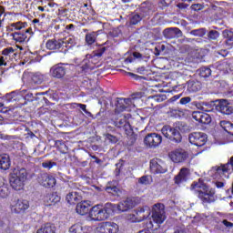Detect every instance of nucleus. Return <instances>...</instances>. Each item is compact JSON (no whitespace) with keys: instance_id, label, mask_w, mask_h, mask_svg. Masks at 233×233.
Returning <instances> with one entry per match:
<instances>
[{"instance_id":"obj_12","label":"nucleus","mask_w":233,"mask_h":233,"mask_svg":"<svg viewBox=\"0 0 233 233\" xmlns=\"http://www.w3.org/2000/svg\"><path fill=\"white\" fill-rule=\"evenodd\" d=\"M150 170L153 174H165L167 172V165L159 158H153L150 161Z\"/></svg>"},{"instance_id":"obj_44","label":"nucleus","mask_w":233,"mask_h":233,"mask_svg":"<svg viewBox=\"0 0 233 233\" xmlns=\"http://www.w3.org/2000/svg\"><path fill=\"white\" fill-rule=\"evenodd\" d=\"M15 92L8 93L5 95L4 101H5V103H12L13 101H15Z\"/></svg>"},{"instance_id":"obj_63","label":"nucleus","mask_w":233,"mask_h":233,"mask_svg":"<svg viewBox=\"0 0 233 233\" xmlns=\"http://www.w3.org/2000/svg\"><path fill=\"white\" fill-rule=\"evenodd\" d=\"M134 57L128 56L127 58L125 59V63H133Z\"/></svg>"},{"instance_id":"obj_57","label":"nucleus","mask_w":233,"mask_h":233,"mask_svg":"<svg viewBox=\"0 0 233 233\" xmlns=\"http://www.w3.org/2000/svg\"><path fill=\"white\" fill-rule=\"evenodd\" d=\"M177 8H179L180 10H186V8H188V4H185V3H178L177 5Z\"/></svg>"},{"instance_id":"obj_13","label":"nucleus","mask_w":233,"mask_h":233,"mask_svg":"<svg viewBox=\"0 0 233 233\" xmlns=\"http://www.w3.org/2000/svg\"><path fill=\"white\" fill-rule=\"evenodd\" d=\"M38 183L42 185V187H45L46 188H52L56 187V177H54L51 175H48V173H42L38 176Z\"/></svg>"},{"instance_id":"obj_8","label":"nucleus","mask_w":233,"mask_h":233,"mask_svg":"<svg viewBox=\"0 0 233 233\" xmlns=\"http://www.w3.org/2000/svg\"><path fill=\"white\" fill-rule=\"evenodd\" d=\"M10 37H12L15 43H26V41L32 37V27L12 33L10 34Z\"/></svg>"},{"instance_id":"obj_34","label":"nucleus","mask_w":233,"mask_h":233,"mask_svg":"<svg viewBox=\"0 0 233 233\" xmlns=\"http://www.w3.org/2000/svg\"><path fill=\"white\" fill-rule=\"evenodd\" d=\"M66 201H67L69 205H74L76 201H77V192H69L66 197Z\"/></svg>"},{"instance_id":"obj_43","label":"nucleus","mask_w":233,"mask_h":233,"mask_svg":"<svg viewBox=\"0 0 233 233\" xmlns=\"http://www.w3.org/2000/svg\"><path fill=\"white\" fill-rule=\"evenodd\" d=\"M199 123H202L203 125H209V123H212V117H210V115L204 113Z\"/></svg>"},{"instance_id":"obj_54","label":"nucleus","mask_w":233,"mask_h":233,"mask_svg":"<svg viewBox=\"0 0 233 233\" xmlns=\"http://www.w3.org/2000/svg\"><path fill=\"white\" fill-rule=\"evenodd\" d=\"M116 167V168L115 169V176H119V174H121V167H123V163H117Z\"/></svg>"},{"instance_id":"obj_2","label":"nucleus","mask_w":233,"mask_h":233,"mask_svg":"<svg viewBox=\"0 0 233 233\" xmlns=\"http://www.w3.org/2000/svg\"><path fill=\"white\" fill-rule=\"evenodd\" d=\"M196 188L202 189L198 190V198H199L203 203H214V201H216V191L208 187L207 184H204L203 180L199 179L198 182H194L191 185V190H196Z\"/></svg>"},{"instance_id":"obj_62","label":"nucleus","mask_w":233,"mask_h":233,"mask_svg":"<svg viewBox=\"0 0 233 233\" xmlns=\"http://www.w3.org/2000/svg\"><path fill=\"white\" fill-rule=\"evenodd\" d=\"M128 76H130L131 77H133L134 79H141V76L134 74V73H127Z\"/></svg>"},{"instance_id":"obj_19","label":"nucleus","mask_w":233,"mask_h":233,"mask_svg":"<svg viewBox=\"0 0 233 233\" xmlns=\"http://www.w3.org/2000/svg\"><path fill=\"white\" fill-rule=\"evenodd\" d=\"M43 201L46 207H52V205H56L61 201V197L57 193H46Z\"/></svg>"},{"instance_id":"obj_27","label":"nucleus","mask_w":233,"mask_h":233,"mask_svg":"<svg viewBox=\"0 0 233 233\" xmlns=\"http://www.w3.org/2000/svg\"><path fill=\"white\" fill-rule=\"evenodd\" d=\"M26 26H28V24L23 23V22H16L13 23L9 26L10 32H22V30H26Z\"/></svg>"},{"instance_id":"obj_58","label":"nucleus","mask_w":233,"mask_h":233,"mask_svg":"<svg viewBox=\"0 0 233 233\" xmlns=\"http://www.w3.org/2000/svg\"><path fill=\"white\" fill-rule=\"evenodd\" d=\"M222 223H223V225H224L225 227H227L228 228H233V223H232V222H229V221L227 220V219H224V220L222 221Z\"/></svg>"},{"instance_id":"obj_47","label":"nucleus","mask_w":233,"mask_h":233,"mask_svg":"<svg viewBox=\"0 0 233 233\" xmlns=\"http://www.w3.org/2000/svg\"><path fill=\"white\" fill-rule=\"evenodd\" d=\"M96 233H108V228L106 222L102 223L96 228Z\"/></svg>"},{"instance_id":"obj_50","label":"nucleus","mask_w":233,"mask_h":233,"mask_svg":"<svg viewBox=\"0 0 233 233\" xmlns=\"http://www.w3.org/2000/svg\"><path fill=\"white\" fill-rule=\"evenodd\" d=\"M232 123L226 121V120H222L220 121V127L221 128H223V130H225V132H228V130L230 129Z\"/></svg>"},{"instance_id":"obj_32","label":"nucleus","mask_w":233,"mask_h":233,"mask_svg":"<svg viewBox=\"0 0 233 233\" xmlns=\"http://www.w3.org/2000/svg\"><path fill=\"white\" fill-rule=\"evenodd\" d=\"M45 79H46L45 75L39 72L35 73L31 76V83H33L34 85H41V83H43Z\"/></svg>"},{"instance_id":"obj_14","label":"nucleus","mask_w":233,"mask_h":233,"mask_svg":"<svg viewBox=\"0 0 233 233\" xmlns=\"http://www.w3.org/2000/svg\"><path fill=\"white\" fill-rule=\"evenodd\" d=\"M216 110L224 116H230L233 113V107L227 99L218 100V103L216 105Z\"/></svg>"},{"instance_id":"obj_9","label":"nucleus","mask_w":233,"mask_h":233,"mask_svg":"<svg viewBox=\"0 0 233 233\" xmlns=\"http://www.w3.org/2000/svg\"><path fill=\"white\" fill-rule=\"evenodd\" d=\"M189 143L196 147H203L207 144V134L201 132H194L188 136Z\"/></svg>"},{"instance_id":"obj_46","label":"nucleus","mask_w":233,"mask_h":233,"mask_svg":"<svg viewBox=\"0 0 233 233\" xmlns=\"http://www.w3.org/2000/svg\"><path fill=\"white\" fill-rule=\"evenodd\" d=\"M208 37L210 41H216L219 37V32L216 30H210L208 34Z\"/></svg>"},{"instance_id":"obj_41","label":"nucleus","mask_w":233,"mask_h":233,"mask_svg":"<svg viewBox=\"0 0 233 233\" xmlns=\"http://www.w3.org/2000/svg\"><path fill=\"white\" fill-rule=\"evenodd\" d=\"M96 33L87 34L86 35V42L87 43V45H94V43H96Z\"/></svg>"},{"instance_id":"obj_42","label":"nucleus","mask_w":233,"mask_h":233,"mask_svg":"<svg viewBox=\"0 0 233 233\" xmlns=\"http://www.w3.org/2000/svg\"><path fill=\"white\" fill-rule=\"evenodd\" d=\"M152 177L150 176H143L138 178L140 185H150Z\"/></svg>"},{"instance_id":"obj_56","label":"nucleus","mask_w":233,"mask_h":233,"mask_svg":"<svg viewBox=\"0 0 233 233\" xmlns=\"http://www.w3.org/2000/svg\"><path fill=\"white\" fill-rule=\"evenodd\" d=\"M137 217L136 216V213H134V214H129V215L127 216V219H129V220L132 221L133 223L137 221Z\"/></svg>"},{"instance_id":"obj_30","label":"nucleus","mask_w":233,"mask_h":233,"mask_svg":"<svg viewBox=\"0 0 233 233\" xmlns=\"http://www.w3.org/2000/svg\"><path fill=\"white\" fill-rule=\"evenodd\" d=\"M36 233H56V226L51 223H46V225L42 226Z\"/></svg>"},{"instance_id":"obj_36","label":"nucleus","mask_w":233,"mask_h":233,"mask_svg":"<svg viewBox=\"0 0 233 233\" xmlns=\"http://www.w3.org/2000/svg\"><path fill=\"white\" fill-rule=\"evenodd\" d=\"M108 233H117L119 231V226L114 222H106Z\"/></svg>"},{"instance_id":"obj_51","label":"nucleus","mask_w":233,"mask_h":233,"mask_svg":"<svg viewBox=\"0 0 233 233\" xmlns=\"http://www.w3.org/2000/svg\"><path fill=\"white\" fill-rule=\"evenodd\" d=\"M190 8L194 11V12H199L200 10H203V8H205L204 5L201 4H193Z\"/></svg>"},{"instance_id":"obj_28","label":"nucleus","mask_w":233,"mask_h":233,"mask_svg":"<svg viewBox=\"0 0 233 233\" xmlns=\"http://www.w3.org/2000/svg\"><path fill=\"white\" fill-rule=\"evenodd\" d=\"M10 196V187L8 184H5V182L0 180V198L6 199Z\"/></svg>"},{"instance_id":"obj_26","label":"nucleus","mask_w":233,"mask_h":233,"mask_svg":"<svg viewBox=\"0 0 233 233\" xmlns=\"http://www.w3.org/2000/svg\"><path fill=\"white\" fill-rule=\"evenodd\" d=\"M0 168L2 170H8L10 168V156L8 154L0 156Z\"/></svg>"},{"instance_id":"obj_38","label":"nucleus","mask_w":233,"mask_h":233,"mask_svg":"<svg viewBox=\"0 0 233 233\" xmlns=\"http://www.w3.org/2000/svg\"><path fill=\"white\" fill-rule=\"evenodd\" d=\"M130 19V25H137V23L141 22V19H143V16L137 13H133L131 16L129 17Z\"/></svg>"},{"instance_id":"obj_22","label":"nucleus","mask_w":233,"mask_h":233,"mask_svg":"<svg viewBox=\"0 0 233 233\" xmlns=\"http://www.w3.org/2000/svg\"><path fill=\"white\" fill-rule=\"evenodd\" d=\"M188 176H190V170L187 167H183L178 175L175 177V183L177 185H181V183H184V181L188 179Z\"/></svg>"},{"instance_id":"obj_40","label":"nucleus","mask_w":233,"mask_h":233,"mask_svg":"<svg viewBox=\"0 0 233 233\" xmlns=\"http://www.w3.org/2000/svg\"><path fill=\"white\" fill-rule=\"evenodd\" d=\"M191 35H196L198 37H203L205 34H207V30L205 28H200V29H195L190 32Z\"/></svg>"},{"instance_id":"obj_55","label":"nucleus","mask_w":233,"mask_h":233,"mask_svg":"<svg viewBox=\"0 0 233 233\" xmlns=\"http://www.w3.org/2000/svg\"><path fill=\"white\" fill-rule=\"evenodd\" d=\"M106 139H108L109 141H111V143H116L117 142V137H114L111 134H107L106 136Z\"/></svg>"},{"instance_id":"obj_7","label":"nucleus","mask_w":233,"mask_h":233,"mask_svg":"<svg viewBox=\"0 0 233 233\" xmlns=\"http://www.w3.org/2000/svg\"><path fill=\"white\" fill-rule=\"evenodd\" d=\"M163 142V137L157 133H149L144 138V145L149 148H156Z\"/></svg>"},{"instance_id":"obj_24","label":"nucleus","mask_w":233,"mask_h":233,"mask_svg":"<svg viewBox=\"0 0 233 233\" xmlns=\"http://www.w3.org/2000/svg\"><path fill=\"white\" fill-rule=\"evenodd\" d=\"M115 127L116 128H123V130H130L131 126L130 123H128V120L127 119V116H123L118 120H116L114 122Z\"/></svg>"},{"instance_id":"obj_48","label":"nucleus","mask_w":233,"mask_h":233,"mask_svg":"<svg viewBox=\"0 0 233 233\" xmlns=\"http://www.w3.org/2000/svg\"><path fill=\"white\" fill-rule=\"evenodd\" d=\"M105 52H106V47H100L98 50H96L94 52V55L91 57V59H94V57H101L103 54H105Z\"/></svg>"},{"instance_id":"obj_61","label":"nucleus","mask_w":233,"mask_h":233,"mask_svg":"<svg viewBox=\"0 0 233 233\" xmlns=\"http://www.w3.org/2000/svg\"><path fill=\"white\" fill-rule=\"evenodd\" d=\"M76 105L79 108H81V110H83V112H86V105L85 104H76Z\"/></svg>"},{"instance_id":"obj_52","label":"nucleus","mask_w":233,"mask_h":233,"mask_svg":"<svg viewBox=\"0 0 233 233\" xmlns=\"http://www.w3.org/2000/svg\"><path fill=\"white\" fill-rule=\"evenodd\" d=\"M191 101L192 98L190 96H185L179 100V103L180 105H188V103H190Z\"/></svg>"},{"instance_id":"obj_39","label":"nucleus","mask_w":233,"mask_h":233,"mask_svg":"<svg viewBox=\"0 0 233 233\" xmlns=\"http://www.w3.org/2000/svg\"><path fill=\"white\" fill-rule=\"evenodd\" d=\"M212 70L209 67H201L199 76L200 77H209L211 76Z\"/></svg>"},{"instance_id":"obj_59","label":"nucleus","mask_w":233,"mask_h":233,"mask_svg":"<svg viewBox=\"0 0 233 233\" xmlns=\"http://www.w3.org/2000/svg\"><path fill=\"white\" fill-rule=\"evenodd\" d=\"M133 57L135 59H143V55L139 52H134L133 53Z\"/></svg>"},{"instance_id":"obj_49","label":"nucleus","mask_w":233,"mask_h":233,"mask_svg":"<svg viewBox=\"0 0 233 233\" xmlns=\"http://www.w3.org/2000/svg\"><path fill=\"white\" fill-rule=\"evenodd\" d=\"M203 112H199V111H194L192 113V117L193 119H195V121H198V123H200L201 118L203 117Z\"/></svg>"},{"instance_id":"obj_64","label":"nucleus","mask_w":233,"mask_h":233,"mask_svg":"<svg viewBox=\"0 0 233 233\" xmlns=\"http://www.w3.org/2000/svg\"><path fill=\"white\" fill-rule=\"evenodd\" d=\"M228 134H229L230 136H233V124L231 125V127L228 130Z\"/></svg>"},{"instance_id":"obj_25","label":"nucleus","mask_w":233,"mask_h":233,"mask_svg":"<svg viewBox=\"0 0 233 233\" xmlns=\"http://www.w3.org/2000/svg\"><path fill=\"white\" fill-rule=\"evenodd\" d=\"M104 214L106 216V219H108L110 216H114L116 211L117 210V205L112 203L105 204L104 208Z\"/></svg>"},{"instance_id":"obj_17","label":"nucleus","mask_w":233,"mask_h":233,"mask_svg":"<svg viewBox=\"0 0 233 233\" xmlns=\"http://www.w3.org/2000/svg\"><path fill=\"white\" fill-rule=\"evenodd\" d=\"M163 35L166 39H176L183 37V31L177 27H167L163 31Z\"/></svg>"},{"instance_id":"obj_6","label":"nucleus","mask_w":233,"mask_h":233,"mask_svg":"<svg viewBox=\"0 0 233 233\" xmlns=\"http://www.w3.org/2000/svg\"><path fill=\"white\" fill-rule=\"evenodd\" d=\"M152 219L158 225H161V223L167 219V216H165V205L162 203H157L153 206Z\"/></svg>"},{"instance_id":"obj_31","label":"nucleus","mask_w":233,"mask_h":233,"mask_svg":"<svg viewBox=\"0 0 233 233\" xmlns=\"http://www.w3.org/2000/svg\"><path fill=\"white\" fill-rule=\"evenodd\" d=\"M223 37H225L226 40V45L227 46H230L232 48L233 46V33L232 31L226 29L222 32Z\"/></svg>"},{"instance_id":"obj_21","label":"nucleus","mask_w":233,"mask_h":233,"mask_svg":"<svg viewBox=\"0 0 233 233\" xmlns=\"http://www.w3.org/2000/svg\"><path fill=\"white\" fill-rule=\"evenodd\" d=\"M135 216H137V222L143 221V219H147L148 216H150V208L148 207L146 208H138L135 211Z\"/></svg>"},{"instance_id":"obj_3","label":"nucleus","mask_w":233,"mask_h":233,"mask_svg":"<svg viewBox=\"0 0 233 233\" xmlns=\"http://www.w3.org/2000/svg\"><path fill=\"white\" fill-rule=\"evenodd\" d=\"M28 177V172L25 168H15L10 176V185L14 190H21L25 187V181Z\"/></svg>"},{"instance_id":"obj_53","label":"nucleus","mask_w":233,"mask_h":233,"mask_svg":"<svg viewBox=\"0 0 233 233\" xmlns=\"http://www.w3.org/2000/svg\"><path fill=\"white\" fill-rule=\"evenodd\" d=\"M3 56H9V54H14V47H7L2 51Z\"/></svg>"},{"instance_id":"obj_35","label":"nucleus","mask_w":233,"mask_h":233,"mask_svg":"<svg viewBox=\"0 0 233 233\" xmlns=\"http://www.w3.org/2000/svg\"><path fill=\"white\" fill-rule=\"evenodd\" d=\"M70 233H86L85 228H83V226L79 223L75 224L69 228Z\"/></svg>"},{"instance_id":"obj_4","label":"nucleus","mask_w":233,"mask_h":233,"mask_svg":"<svg viewBox=\"0 0 233 233\" xmlns=\"http://www.w3.org/2000/svg\"><path fill=\"white\" fill-rule=\"evenodd\" d=\"M161 132L165 137L172 141L173 143H181L183 137H181V133L176 127H172L170 126H164L161 129Z\"/></svg>"},{"instance_id":"obj_1","label":"nucleus","mask_w":233,"mask_h":233,"mask_svg":"<svg viewBox=\"0 0 233 233\" xmlns=\"http://www.w3.org/2000/svg\"><path fill=\"white\" fill-rule=\"evenodd\" d=\"M76 43L74 35H67L58 40H48L46 44V48H47V50H58V52H62V54H66L70 48L76 46Z\"/></svg>"},{"instance_id":"obj_11","label":"nucleus","mask_w":233,"mask_h":233,"mask_svg":"<svg viewBox=\"0 0 233 233\" xmlns=\"http://www.w3.org/2000/svg\"><path fill=\"white\" fill-rule=\"evenodd\" d=\"M89 218L91 221H105L106 217L105 215V210L101 206H94L89 211Z\"/></svg>"},{"instance_id":"obj_18","label":"nucleus","mask_w":233,"mask_h":233,"mask_svg":"<svg viewBox=\"0 0 233 233\" xmlns=\"http://www.w3.org/2000/svg\"><path fill=\"white\" fill-rule=\"evenodd\" d=\"M116 207L119 212H127V210H130L136 207V200L132 198H127L119 202Z\"/></svg>"},{"instance_id":"obj_5","label":"nucleus","mask_w":233,"mask_h":233,"mask_svg":"<svg viewBox=\"0 0 233 233\" xmlns=\"http://www.w3.org/2000/svg\"><path fill=\"white\" fill-rule=\"evenodd\" d=\"M10 208L14 214H25L30 208V203L25 199H14L11 201Z\"/></svg>"},{"instance_id":"obj_10","label":"nucleus","mask_w":233,"mask_h":233,"mask_svg":"<svg viewBox=\"0 0 233 233\" xmlns=\"http://www.w3.org/2000/svg\"><path fill=\"white\" fill-rule=\"evenodd\" d=\"M173 163H184L188 157V153L183 148H177L169 154Z\"/></svg>"},{"instance_id":"obj_23","label":"nucleus","mask_w":233,"mask_h":233,"mask_svg":"<svg viewBox=\"0 0 233 233\" xmlns=\"http://www.w3.org/2000/svg\"><path fill=\"white\" fill-rule=\"evenodd\" d=\"M76 211L80 216H86L90 211V203L88 201H82L76 205Z\"/></svg>"},{"instance_id":"obj_15","label":"nucleus","mask_w":233,"mask_h":233,"mask_svg":"<svg viewBox=\"0 0 233 233\" xmlns=\"http://www.w3.org/2000/svg\"><path fill=\"white\" fill-rule=\"evenodd\" d=\"M233 170V157H231L227 164H222L220 166H216L212 167V171L218 176H225V174Z\"/></svg>"},{"instance_id":"obj_45","label":"nucleus","mask_w":233,"mask_h":233,"mask_svg":"<svg viewBox=\"0 0 233 233\" xmlns=\"http://www.w3.org/2000/svg\"><path fill=\"white\" fill-rule=\"evenodd\" d=\"M57 163L52 161V160H47L42 163L43 168H47L50 170V168H54V167H56Z\"/></svg>"},{"instance_id":"obj_29","label":"nucleus","mask_w":233,"mask_h":233,"mask_svg":"<svg viewBox=\"0 0 233 233\" xmlns=\"http://www.w3.org/2000/svg\"><path fill=\"white\" fill-rule=\"evenodd\" d=\"M188 92H199L201 90V82L198 80H189L187 82Z\"/></svg>"},{"instance_id":"obj_37","label":"nucleus","mask_w":233,"mask_h":233,"mask_svg":"<svg viewBox=\"0 0 233 233\" xmlns=\"http://www.w3.org/2000/svg\"><path fill=\"white\" fill-rule=\"evenodd\" d=\"M106 190L108 194H112V196H120L121 194V190L116 186H106Z\"/></svg>"},{"instance_id":"obj_60","label":"nucleus","mask_w":233,"mask_h":233,"mask_svg":"<svg viewBox=\"0 0 233 233\" xmlns=\"http://www.w3.org/2000/svg\"><path fill=\"white\" fill-rule=\"evenodd\" d=\"M215 186L217 187V188H223V187H225V183L221 181H216Z\"/></svg>"},{"instance_id":"obj_33","label":"nucleus","mask_w":233,"mask_h":233,"mask_svg":"<svg viewBox=\"0 0 233 233\" xmlns=\"http://www.w3.org/2000/svg\"><path fill=\"white\" fill-rule=\"evenodd\" d=\"M56 147L58 148L61 154H67L68 153V147L65 145V142L61 140H56L55 143Z\"/></svg>"},{"instance_id":"obj_16","label":"nucleus","mask_w":233,"mask_h":233,"mask_svg":"<svg viewBox=\"0 0 233 233\" xmlns=\"http://www.w3.org/2000/svg\"><path fill=\"white\" fill-rule=\"evenodd\" d=\"M136 98H116V112H125L127 108L134 105Z\"/></svg>"},{"instance_id":"obj_20","label":"nucleus","mask_w":233,"mask_h":233,"mask_svg":"<svg viewBox=\"0 0 233 233\" xmlns=\"http://www.w3.org/2000/svg\"><path fill=\"white\" fill-rule=\"evenodd\" d=\"M50 74L52 77H56V79H61L65 77V75L66 74V68L63 66H54L50 69Z\"/></svg>"}]
</instances>
